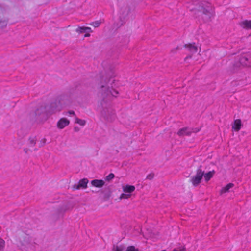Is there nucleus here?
Returning <instances> with one entry per match:
<instances>
[{"mask_svg": "<svg viewBox=\"0 0 251 251\" xmlns=\"http://www.w3.org/2000/svg\"><path fill=\"white\" fill-rule=\"evenodd\" d=\"M204 175V171L201 169H198L195 175L192 176L190 179V182L195 187L198 186L201 183Z\"/></svg>", "mask_w": 251, "mask_h": 251, "instance_id": "f257e3e1", "label": "nucleus"}, {"mask_svg": "<svg viewBox=\"0 0 251 251\" xmlns=\"http://www.w3.org/2000/svg\"><path fill=\"white\" fill-rule=\"evenodd\" d=\"M213 9L210 3H208L206 5V8H204L203 10V18L206 22H208L211 20L213 16Z\"/></svg>", "mask_w": 251, "mask_h": 251, "instance_id": "f03ea898", "label": "nucleus"}, {"mask_svg": "<svg viewBox=\"0 0 251 251\" xmlns=\"http://www.w3.org/2000/svg\"><path fill=\"white\" fill-rule=\"evenodd\" d=\"M200 129L199 128H195L191 130L190 128L188 127H184L180 129L177 132V134L179 136H184V135H189L192 132H198L199 131Z\"/></svg>", "mask_w": 251, "mask_h": 251, "instance_id": "7ed1b4c3", "label": "nucleus"}, {"mask_svg": "<svg viewBox=\"0 0 251 251\" xmlns=\"http://www.w3.org/2000/svg\"><path fill=\"white\" fill-rule=\"evenodd\" d=\"M70 121L66 118H61L57 123V127L60 129H62L69 125Z\"/></svg>", "mask_w": 251, "mask_h": 251, "instance_id": "20e7f679", "label": "nucleus"}, {"mask_svg": "<svg viewBox=\"0 0 251 251\" xmlns=\"http://www.w3.org/2000/svg\"><path fill=\"white\" fill-rule=\"evenodd\" d=\"M240 63L242 65L251 67V55L242 57L240 59Z\"/></svg>", "mask_w": 251, "mask_h": 251, "instance_id": "39448f33", "label": "nucleus"}, {"mask_svg": "<svg viewBox=\"0 0 251 251\" xmlns=\"http://www.w3.org/2000/svg\"><path fill=\"white\" fill-rule=\"evenodd\" d=\"M241 126L242 123L241 120L236 119L234 121V123L232 126V128L235 131H239L241 129Z\"/></svg>", "mask_w": 251, "mask_h": 251, "instance_id": "423d86ee", "label": "nucleus"}, {"mask_svg": "<svg viewBox=\"0 0 251 251\" xmlns=\"http://www.w3.org/2000/svg\"><path fill=\"white\" fill-rule=\"evenodd\" d=\"M91 183L94 187L101 188L104 185L105 182L102 180L94 179L91 181Z\"/></svg>", "mask_w": 251, "mask_h": 251, "instance_id": "0eeeda50", "label": "nucleus"}, {"mask_svg": "<svg viewBox=\"0 0 251 251\" xmlns=\"http://www.w3.org/2000/svg\"><path fill=\"white\" fill-rule=\"evenodd\" d=\"M88 183V180L87 178H83L81 179L77 186L76 189H78L80 188L85 189L87 187V184Z\"/></svg>", "mask_w": 251, "mask_h": 251, "instance_id": "6e6552de", "label": "nucleus"}, {"mask_svg": "<svg viewBox=\"0 0 251 251\" xmlns=\"http://www.w3.org/2000/svg\"><path fill=\"white\" fill-rule=\"evenodd\" d=\"M123 189L125 193L131 194L132 192L134 191L135 188L133 185H126L123 187Z\"/></svg>", "mask_w": 251, "mask_h": 251, "instance_id": "1a4fd4ad", "label": "nucleus"}, {"mask_svg": "<svg viewBox=\"0 0 251 251\" xmlns=\"http://www.w3.org/2000/svg\"><path fill=\"white\" fill-rule=\"evenodd\" d=\"M240 26L243 28L251 29V20H245L240 23Z\"/></svg>", "mask_w": 251, "mask_h": 251, "instance_id": "9d476101", "label": "nucleus"}, {"mask_svg": "<svg viewBox=\"0 0 251 251\" xmlns=\"http://www.w3.org/2000/svg\"><path fill=\"white\" fill-rule=\"evenodd\" d=\"M76 31L78 33H82L84 32H92V30L90 27H78L76 29Z\"/></svg>", "mask_w": 251, "mask_h": 251, "instance_id": "9b49d317", "label": "nucleus"}, {"mask_svg": "<svg viewBox=\"0 0 251 251\" xmlns=\"http://www.w3.org/2000/svg\"><path fill=\"white\" fill-rule=\"evenodd\" d=\"M214 173L215 171L214 170L209 171L205 174L204 173L203 176L204 177L205 180L206 181H208L213 177Z\"/></svg>", "mask_w": 251, "mask_h": 251, "instance_id": "f8f14e48", "label": "nucleus"}, {"mask_svg": "<svg viewBox=\"0 0 251 251\" xmlns=\"http://www.w3.org/2000/svg\"><path fill=\"white\" fill-rule=\"evenodd\" d=\"M185 47L188 48V50L192 53H195L197 51V48L194 44H186Z\"/></svg>", "mask_w": 251, "mask_h": 251, "instance_id": "ddd939ff", "label": "nucleus"}, {"mask_svg": "<svg viewBox=\"0 0 251 251\" xmlns=\"http://www.w3.org/2000/svg\"><path fill=\"white\" fill-rule=\"evenodd\" d=\"M234 186L233 183H230L226 185L225 187L222 188L220 191L221 194L226 193L229 191V190Z\"/></svg>", "mask_w": 251, "mask_h": 251, "instance_id": "4468645a", "label": "nucleus"}, {"mask_svg": "<svg viewBox=\"0 0 251 251\" xmlns=\"http://www.w3.org/2000/svg\"><path fill=\"white\" fill-rule=\"evenodd\" d=\"M75 122L81 126H84L86 124V121L84 120L80 119L79 118H76Z\"/></svg>", "mask_w": 251, "mask_h": 251, "instance_id": "2eb2a0df", "label": "nucleus"}, {"mask_svg": "<svg viewBox=\"0 0 251 251\" xmlns=\"http://www.w3.org/2000/svg\"><path fill=\"white\" fill-rule=\"evenodd\" d=\"M5 247V241L3 239L0 238V251L4 250Z\"/></svg>", "mask_w": 251, "mask_h": 251, "instance_id": "dca6fc26", "label": "nucleus"}, {"mask_svg": "<svg viewBox=\"0 0 251 251\" xmlns=\"http://www.w3.org/2000/svg\"><path fill=\"white\" fill-rule=\"evenodd\" d=\"M131 196V194H128V193H122L120 197V198L121 199H128L129 198H130Z\"/></svg>", "mask_w": 251, "mask_h": 251, "instance_id": "f3484780", "label": "nucleus"}, {"mask_svg": "<svg viewBox=\"0 0 251 251\" xmlns=\"http://www.w3.org/2000/svg\"><path fill=\"white\" fill-rule=\"evenodd\" d=\"M7 22L5 20L0 21V28H3L7 25Z\"/></svg>", "mask_w": 251, "mask_h": 251, "instance_id": "a211bd4d", "label": "nucleus"}, {"mask_svg": "<svg viewBox=\"0 0 251 251\" xmlns=\"http://www.w3.org/2000/svg\"><path fill=\"white\" fill-rule=\"evenodd\" d=\"M126 251H138V250L135 248L134 246H131L128 247Z\"/></svg>", "mask_w": 251, "mask_h": 251, "instance_id": "6ab92c4d", "label": "nucleus"}, {"mask_svg": "<svg viewBox=\"0 0 251 251\" xmlns=\"http://www.w3.org/2000/svg\"><path fill=\"white\" fill-rule=\"evenodd\" d=\"M100 24V22L99 21L93 22L90 24V25H93L95 27H98Z\"/></svg>", "mask_w": 251, "mask_h": 251, "instance_id": "aec40b11", "label": "nucleus"}, {"mask_svg": "<svg viewBox=\"0 0 251 251\" xmlns=\"http://www.w3.org/2000/svg\"><path fill=\"white\" fill-rule=\"evenodd\" d=\"M114 176V175L113 173H110L106 176V180L107 181H110L113 179Z\"/></svg>", "mask_w": 251, "mask_h": 251, "instance_id": "412c9836", "label": "nucleus"}, {"mask_svg": "<svg viewBox=\"0 0 251 251\" xmlns=\"http://www.w3.org/2000/svg\"><path fill=\"white\" fill-rule=\"evenodd\" d=\"M185 250V248L184 246L181 245L180 246V249H178L177 248H175L173 251H184Z\"/></svg>", "mask_w": 251, "mask_h": 251, "instance_id": "4be33fe9", "label": "nucleus"}, {"mask_svg": "<svg viewBox=\"0 0 251 251\" xmlns=\"http://www.w3.org/2000/svg\"><path fill=\"white\" fill-rule=\"evenodd\" d=\"M153 177L154 175L153 174H150L147 176V179L151 180L153 178Z\"/></svg>", "mask_w": 251, "mask_h": 251, "instance_id": "5701e85b", "label": "nucleus"}, {"mask_svg": "<svg viewBox=\"0 0 251 251\" xmlns=\"http://www.w3.org/2000/svg\"><path fill=\"white\" fill-rule=\"evenodd\" d=\"M111 95L114 97H116L117 95L118 94V92L116 90H113V92H110Z\"/></svg>", "mask_w": 251, "mask_h": 251, "instance_id": "b1692460", "label": "nucleus"}, {"mask_svg": "<svg viewBox=\"0 0 251 251\" xmlns=\"http://www.w3.org/2000/svg\"><path fill=\"white\" fill-rule=\"evenodd\" d=\"M114 251H122V248H121V247H120L117 246V247L114 249Z\"/></svg>", "mask_w": 251, "mask_h": 251, "instance_id": "393cba45", "label": "nucleus"}, {"mask_svg": "<svg viewBox=\"0 0 251 251\" xmlns=\"http://www.w3.org/2000/svg\"><path fill=\"white\" fill-rule=\"evenodd\" d=\"M61 110L60 108H55V109L52 110V113H55L56 111H59Z\"/></svg>", "mask_w": 251, "mask_h": 251, "instance_id": "a878e982", "label": "nucleus"}, {"mask_svg": "<svg viewBox=\"0 0 251 251\" xmlns=\"http://www.w3.org/2000/svg\"><path fill=\"white\" fill-rule=\"evenodd\" d=\"M30 143L31 144H32L33 145H34L35 144V141H34V139H31L30 140Z\"/></svg>", "mask_w": 251, "mask_h": 251, "instance_id": "bb28decb", "label": "nucleus"}, {"mask_svg": "<svg viewBox=\"0 0 251 251\" xmlns=\"http://www.w3.org/2000/svg\"><path fill=\"white\" fill-rule=\"evenodd\" d=\"M69 113L70 114L75 115V112L73 111H70Z\"/></svg>", "mask_w": 251, "mask_h": 251, "instance_id": "cd10ccee", "label": "nucleus"}, {"mask_svg": "<svg viewBox=\"0 0 251 251\" xmlns=\"http://www.w3.org/2000/svg\"><path fill=\"white\" fill-rule=\"evenodd\" d=\"M89 32H88V33H86L85 35V37H89L90 36V34L89 33Z\"/></svg>", "mask_w": 251, "mask_h": 251, "instance_id": "c85d7f7f", "label": "nucleus"}, {"mask_svg": "<svg viewBox=\"0 0 251 251\" xmlns=\"http://www.w3.org/2000/svg\"><path fill=\"white\" fill-rule=\"evenodd\" d=\"M178 249H180V246L177 248Z\"/></svg>", "mask_w": 251, "mask_h": 251, "instance_id": "c756f323", "label": "nucleus"}, {"mask_svg": "<svg viewBox=\"0 0 251 251\" xmlns=\"http://www.w3.org/2000/svg\"><path fill=\"white\" fill-rule=\"evenodd\" d=\"M188 58V57H187L185 59H187Z\"/></svg>", "mask_w": 251, "mask_h": 251, "instance_id": "7c9ffc66", "label": "nucleus"}, {"mask_svg": "<svg viewBox=\"0 0 251 251\" xmlns=\"http://www.w3.org/2000/svg\"><path fill=\"white\" fill-rule=\"evenodd\" d=\"M102 88H103L104 87V86L103 85H102L101 86Z\"/></svg>", "mask_w": 251, "mask_h": 251, "instance_id": "2f4dec72", "label": "nucleus"}, {"mask_svg": "<svg viewBox=\"0 0 251 251\" xmlns=\"http://www.w3.org/2000/svg\"><path fill=\"white\" fill-rule=\"evenodd\" d=\"M165 251V250H163V251Z\"/></svg>", "mask_w": 251, "mask_h": 251, "instance_id": "473e14b6", "label": "nucleus"}]
</instances>
